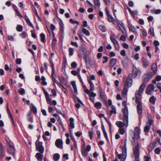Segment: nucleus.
Masks as SVG:
<instances>
[{
  "label": "nucleus",
  "instance_id": "nucleus-1",
  "mask_svg": "<svg viewBox=\"0 0 161 161\" xmlns=\"http://www.w3.org/2000/svg\"><path fill=\"white\" fill-rule=\"evenodd\" d=\"M146 86L145 84L143 83L140 87L139 89L136 90L135 93V102L138 103L137 106V111L139 115H141L142 112V106L141 103L142 94Z\"/></svg>",
  "mask_w": 161,
  "mask_h": 161
},
{
  "label": "nucleus",
  "instance_id": "nucleus-2",
  "mask_svg": "<svg viewBox=\"0 0 161 161\" xmlns=\"http://www.w3.org/2000/svg\"><path fill=\"white\" fill-rule=\"evenodd\" d=\"M124 114L123 118V122L121 121H117L116 122L115 124L119 128H122L124 126L127 127L128 126V108L125 107L123 109V111Z\"/></svg>",
  "mask_w": 161,
  "mask_h": 161
},
{
  "label": "nucleus",
  "instance_id": "nucleus-3",
  "mask_svg": "<svg viewBox=\"0 0 161 161\" xmlns=\"http://www.w3.org/2000/svg\"><path fill=\"white\" fill-rule=\"evenodd\" d=\"M140 146L138 143L133 148V156L135 159V161H140L139 158L140 155Z\"/></svg>",
  "mask_w": 161,
  "mask_h": 161
},
{
  "label": "nucleus",
  "instance_id": "nucleus-4",
  "mask_svg": "<svg viewBox=\"0 0 161 161\" xmlns=\"http://www.w3.org/2000/svg\"><path fill=\"white\" fill-rule=\"evenodd\" d=\"M7 142L8 146L7 148L8 153L10 155L14 157L15 150L13 143L10 141H7Z\"/></svg>",
  "mask_w": 161,
  "mask_h": 161
},
{
  "label": "nucleus",
  "instance_id": "nucleus-5",
  "mask_svg": "<svg viewBox=\"0 0 161 161\" xmlns=\"http://www.w3.org/2000/svg\"><path fill=\"white\" fill-rule=\"evenodd\" d=\"M122 153L118 154V157L121 160V161H125L127 156V150L125 147L123 148V149H122Z\"/></svg>",
  "mask_w": 161,
  "mask_h": 161
},
{
  "label": "nucleus",
  "instance_id": "nucleus-6",
  "mask_svg": "<svg viewBox=\"0 0 161 161\" xmlns=\"http://www.w3.org/2000/svg\"><path fill=\"white\" fill-rule=\"evenodd\" d=\"M140 130V129L138 127H136L134 130V136L132 137L133 142H132L134 143H135V139H137L139 138Z\"/></svg>",
  "mask_w": 161,
  "mask_h": 161
},
{
  "label": "nucleus",
  "instance_id": "nucleus-7",
  "mask_svg": "<svg viewBox=\"0 0 161 161\" xmlns=\"http://www.w3.org/2000/svg\"><path fill=\"white\" fill-rule=\"evenodd\" d=\"M91 149V147L89 145H87L85 148L81 149L82 155L84 158L87 156L88 152L90 151Z\"/></svg>",
  "mask_w": 161,
  "mask_h": 161
},
{
  "label": "nucleus",
  "instance_id": "nucleus-8",
  "mask_svg": "<svg viewBox=\"0 0 161 161\" xmlns=\"http://www.w3.org/2000/svg\"><path fill=\"white\" fill-rule=\"evenodd\" d=\"M36 144L37 150L41 153H43L44 148L42 146V143L37 141H36Z\"/></svg>",
  "mask_w": 161,
  "mask_h": 161
},
{
  "label": "nucleus",
  "instance_id": "nucleus-9",
  "mask_svg": "<svg viewBox=\"0 0 161 161\" xmlns=\"http://www.w3.org/2000/svg\"><path fill=\"white\" fill-rule=\"evenodd\" d=\"M154 86L153 84H149L147 87L146 92L147 94L151 95L154 89Z\"/></svg>",
  "mask_w": 161,
  "mask_h": 161
},
{
  "label": "nucleus",
  "instance_id": "nucleus-10",
  "mask_svg": "<svg viewBox=\"0 0 161 161\" xmlns=\"http://www.w3.org/2000/svg\"><path fill=\"white\" fill-rule=\"evenodd\" d=\"M153 120L152 119H149L146 125L144 128V132L145 133L148 132L151 128V125L152 124Z\"/></svg>",
  "mask_w": 161,
  "mask_h": 161
},
{
  "label": "nucleus",
  "instance_id": "nucleus-11",
  "mask_svg": "<svg viewBox=\"0 0 161 161\" xmlns=\"http://www.w3.org/2000/svg\"><path fill=\"white\" fill-rule=\"evenodd\" d=\"M153 75L151 72L145 73L143 76V79L144 80H150L153 77Z\"/></svg>",
  "mask_w": 161,
  "mask_h": 161
},
{
  "label": "nucleus",
  "instance_id": "nucleus-12",
  "mask_svg": "<svg viewBox=\"0 0 161 161\" xmlns=\"http://www.w3.org/2000/svg\"><path fill=\"white\" fill-rule=\"evenodd\" d=\"M151 70L153 72V75H155L157 73L158 69L157 64V63H153L151 66Z\"/></svg>",
  "mask_w": 161,
  "mask_h": 161
},
{
  "label": "nucleus",
  "instance_id": "nucleus-13",
  "mask_svg": "<svg viewBox=\"0 0 161 161\" xmlns=\"http://www.w3.org/2000/svg\"><path fill=\"white\" fill-rule=\"evenodd\" d=\"M63 142L62 140L60 139H57L55 142V144L56 147L61 149L63 148Z\"/></svg>",
  "mask_w": 161,
  "mask_h": 161
},
{
  "label": "nucleus",
  "instance_id": "nucleus-14",
  "mask_svg": "<svg viewBox=\"0 0 161 161\" xmlns=\"http://www.w3.org/2000/svg\"><path fill=\"white\" fill-rule=\"evenodd\" d=\"M5 156V152L4 147L0 143V157L2 158Z\"/></svg>",
  "mask_w": 161,
  "mask_h": 161
},
{
  "label": "nucleus",
  "instance_id": "nucleus-15",
  "mask_svg": "<svg viewBox=\"0 0 161 161\" xmlns=\"http://www.w3.org/2000/svg\"><path fill=\"white\" fill-rule=\"evenodd\" d=\"M84 91L86 92L87 94H89L90 97H94L96 96V94L95 93L93 92V91H89L87 89H85Z\"/></svg>",
  "mask_w": 161,
  "mask_h": 161
},
{
  "label": "nucleus",
  "instance_id": "nucleus-16",
  "mask_svg": "<svg viewBox=\"0 0 161 161\" xmlns=\"http://www.w3.org/2000/svg\"><path fill=\"white\" fill-rule=\"evenodd\" d=\"M142 66L144 68H146L149 64V63L148 60L144 58H143L142 59Z\"/></svg>",
  "mask_w": 161,
  "mask_h": 161
},
{
  "label": "nucleus",
  "instance_id": "nucleus-17",
  "mask_svg": "<svg viewBox=\"0 0 161 161\" xmlns=\"http://www.w3.org/2000/svg\"><path fill=\"white\" fill-rule=\"evenodd\" d=\"M132 81H125L124 85V87L128 89L132 86Z\"/></svg>",
  "mask_w": 161,
  "mask_h": 161
},
{
  "label": "nucleus",
  "instance_id": "nucleus-18",
  "mask_svg": "<svg viewBox=\"0 0 161 161\" xmlns=\"http://www.w3.org/2000/svg\"><path fill=\"white\" fill-rule=\"evenodd\" d=\"M132 73L133 74V77H137L138 73V71L137 68L134 65H133V66Z\"/></svg>",
  "mask_w": 161,
  "mask_h": 161
},
{
  "label": "nucleus",
  "instance_id": "nucleus-19",
  "mask_svg": "<svg viewBox=\"0 0 161 161\" xmlns=\"http://www.w3.org/2000/svg\"><path fill=\"white\" fill-rule=\"evenodd\" d=\"M42 153H37L36 155V157L38 161H42L43 159V155H42Z\"/></svg>",
  "mask_w": 161,
  "mask_h": 161
},
{
  "label": "nucleus",
  "instance_id": "nucleus-20",
  "mask_svg": "<svg viewBox=\"0 0 161 161\" xmlns=\"http://www.w3.org/2000/svg\"><path fill=\"white\" fill-rule=\"evenodd\" d=\"M69 127L71 129L74 128V119L72 118H70L69 119Z\"/></svg>",
  "mask_w": 161,
  "mask_h": 161
},
{
  "label": "nucleus",
  "instance_id": "nucleus-21",
  "mask_svg": "<svg viewBox=\"0 0 161 161\" xmlns=\"http://www.w3.org/2000/svg\"><path fill=\"white\" fill-rule=\"evenodd\" d=\"M128 9L131 15L135 17V15H137L138 12L137 11H132L131 9L129 8H128Z\"/></svg>",
  "mask_w": 161,
  "mask_h": 161
},
{
  "label": "nucleus",
  "instance_id": "nucleus-22",
  "mask_svg": "<svg viewBox=\"0 0 161 161\" xmlns=\"http://www.w3.org/2000/svg\"><path fill=\"white\" fill-rule=\"evenodd\" d=\"M25 19L26 21V23L28 25H29L31 26L33 28H34V26L32 24V23L30 22V19L28 18L27 16L25 15Z\"/></svg>",
  "mask_w": 161,
  "mask_h": 161
},
{
  "label": "nucleus",
  "instance_id": "nucleus-23",
  "mask_svg": "<svg viewBox=\"0 0 161 161\" xmlns=\"http://www.w3.org/2000/svg\"><path fill=\"white\" fill-rule=\"evenodd\" d=\"M62 81H60V82L59 83L58 81H55V82H54V84L56 83L60 87H61V86L63 88V91L64 92H65L66 89L64 87V86L62 84Z\"/></svg>",
  "mask_w": 161,
  "mask_h": 161
},
{
  "label": "nucleus",
  "instance_id": "nucleus-24",
  "mask_svg": "<svg viewBox=\"0 0 161 161\" xmlns=\"http://www.w3.org/2000/svg\"><path fill=\"white\" fill-rule=\"evenodd\" d=\"M117 62V59L113 58L110 61V66L111 67H113L116 64Z\"/></svg>",
  "mask_w": 161,
  "mask_h": 161
},
{
  "label": "nucleus",
  "instance_id": "nucleus-25",
  "mask_svg": "<svg viewBox=\"0 0 161 161\" xmlns=\"http://www.w3.org/2000/svg\"><path fill=\"white\" fill-rule=\"evenodd\" d=\"M94 107L97 109H100L102 107V104L100 102H97L94 104Z\"/></svg>",
  "mask_w": 161,
  "mask_h": 161
},
{
  "label": "nucleus",
  "instance_id": "nucleus-26",
  "mask_svg": "<svg viewBox=\"0 0 161 161\" xmlns=\"http://www.w3.org/2000/svg\"><path fill=\"white\" fill-rule=\"evenodd\" d=\"M133 74H129L127 77V80H134L136 77H133Z\"/></svg>",
  "mask_w": 161,
  "mask_h": 161
},
{
  "label": "nucleus",
  "instance_id": "nucleus-27",
  "mask_svg": "<svg viewBox=\"0 0 161 161\" xmlns=\"http://www.w3.org/2000/svg\"><path fill=\"white\" fill-rule=\"evenodd\" d=\"M114 35H111L110 36V39L111 42L113 43L114 44H115L118 42L114 38Z\"/></svg>",
  "mask_w": 161,
  "mask_h": 161
},
{
  "label": "nucleus",
  "instance_id": "nucleus-28",
  "mask_svg": "<svg viewBox=\"0 0 161 161\" xmlns=\"http://www.w3.org/2000/svg\"><path fill=\"white\" fill-rule=\"evenodd\" d=\"M114 35H111L110 36V39L111 42L113 43L114 44H115L118 42L114 38Z\"/></svg>",
  "mask_w": 161,
  "mask_h": 161
},
{
  "label": "nucleus",
  "instance_id": "nucleus-29",
  "mask_svg": "<svg viewBox=\"0 0 161 161\" xmlns=\"http://www.w3.org/2000/svg\"><path fill=\"white\" fill-rule=\"evenodd\" d=\"M53 159L55 161H58L60 158V155L58 153H55L53 155Z\"/></svg>",
  "mask_w": 161,
  "mask_h": 161
},
{
  "label": "nucleus",
  "instance_id": "nucleus-30",
  "mask_svg": "<svg viewBox=\"0 0 161 161\" xmlns=\"http://www.w3.org/2000/svg\"><path fill=\"white\" fill-rule=\"evenodd\" d=\"M156 100V98H155L154 96H152L150 97L149 101L150 103H151L154 104L155 103Z\"/></svg>",
  "mask_w": 161,
  "mask_h": 161
},
{
  "label": "nucleus",
  "instance_id": "nucleus-31",
  "mask_svg": "<svg viewBox=\"0 0 161 161\" xmlns=\"http://www.w3.org/2000/svg\"><path fill=\"white\" fill-rule=\"evenodd\" d=\"M74 91L75 92H77V88L75 81H72L71 82Z\"/></svg>",
  "mask_w": 161,
  "mask_h": 161
},
{
  "label": "nucleus",
  "instance_id": "nucleus-32",
  "mask_svg": "<svg viewBox=\"0 0 161 161\" xmlns=\"http://www.w3.org/2000/svg\"><path fill=\"white\" fill-rule=\"evenodd\" d=\"M93 1L95 6L99 7L100 5L99 0H93Z\"/></svg>",
  "mask_w": 161,
  "mask_h": 161
},
{
  "label": "nucleus",
  "instance_id": "nucleus-33",
  "mask_svg": "<svg viewBox=\"0 0 161 161\" xmlns=\"http://www.w3.org/2000/svg\"><path fill=\"white\" fill-rule=\"evenodd\" d=\"M31 109L35 114H36L37 109L36 107L33 104L31 105Z\"/></svg>",
  "mask_w": 161,
  "mask_h": 161
},
{
  "label": "nucleus",
  "instance_id": "nucleus-34",
  "mask_svg": "<svg viewBox=\"0 0 161 161\" xmlns=\"http://www.w3.org/2000/svg\"><path fill=\"white\" fill-rule=\"evenodd\" d=\"M99 92L100 93V96L102 100L104 99V96L102 94V89L101 88H99Z\"/></svg>",
  "mask_w": 161,
  "mask_h": 161
},
{
  "label": "nucleus",
  "instance_id": "nucleus-35",
  "mask_svg": "<svg viewBox=\"0 0 161 161\" xmlns=\"http://www.w3.org/2000/svg\"><path fill=\"white\" fill-rule=\"evenodd\" d=\"M151 12L156 14H158L161 13V11L160 9H153L151 10Z\"/></svg>",
  "mask_w": 161,
  "mask_h": 161
},
{
  "label": "nucleus",
  "instance_id": "nucleus-36",
  "mask_svg": "<svg viewBox=\"0 0 161 161\" xmlns=\"http://www.w3.org/2000/svg\"><path fill=\"white\" fill-rule=\"evenodd\" d=\"M89 83L90 84V89L89 91H93L94 89V85L92 81H89Z\"/></svg>",
  "mask_w": 161,
  "mask_h": 161
},
{
  "label": "nucleus",
  "instance_id": "nucleus-37",
  "mask_svg": "<svg viewBox=\"0 0 161 161\" xmlns=\"http://www.w3.org/2000/svg\"><path fill=\"white\" fill-rule=\"evenodd\" d=\"M16 29L18 31L21 32L22 31L23 27L21 25H18L16 27Z\"/></svg>",
  "mask_w": 161,
  "mask_h": 161
},
{
  "label": "nucleus",
  "instance_id": "nucleus-38",
  "mask_svg": "<svg viewBox=\"0 0 161 161\" xmlns=\"http://www.w3.org/2000/svg\"><path fill=\"white\" fill-rule=\"evenodd\" d=\"M111 108H112V110H111L110 111L111 114L113 113L115 114L116 113L115 107L114 105H112Z\"/></svg>",
  "mask_w": 161,
  "mask_h": 161
},
{
  "label": "nucleus",
  "instance_id": "nucleus-39",
  "mask_svg": "<svg viewBox=\"0 0 161 161\" xmlns=\"http://www.w3.org/2000/svg\"><path fill=\"white\" fill-rule=\"evenodd\" d=\"M108 20L109 22H113L114 21L115 19L111 15L108 16Z\"/></svg>",
  "mask_w": 161,
  "mask_h": 161
},
{
  "label": "nucleus",
  "instance_id": "nucleus-40",
  "mask_svg": "<svg viewBox=\"0 0 161 161\" xmlns=\"http://www.w3.org/2000/svg\"><path fill=\"white\" fill-rule=\"evenodd\" d=\"M41 37V40L42 42H45V35L44 34H41L40 35Z\"/></svg>",
  "mask_w": 161,
  "mask_h": 161
},
{
  "label": "nucleus",
  "instance_id": "nucleus-41",
  "mask_svg": "<svg viewBox=\"0 0 161 161\" xmlns=\"http://www.w3.org/2000/svg\"><path fill=\"white\" fill-rule=\"evenodd\" d=\"M45 97L47 103H48V104L51 105L52 103L51 102V99L50 97H49V95H47Z\"/></svg>",
  "mask_w": 161,
  "mask_h": 161
},
{
  "label": "nucleus",
  "instance_id": "nucleus-42",
  "mask_svg": "<svg viewBox=\"0 0 161 161\" xmlns=\"http://www.w3.org/2000/svg\"><path fill=\"white\" fill-rule=\"evenodd\" d=\"M82 32L84 34H86L87 36H89L90 35V33L89 31L86 29L85 28H83L82 29Z\"/></svg>",
  "mask_w": 161,
  "mask_h": 161
},
{
  "label": "nucleus",
  "instance_id": "nucleus-43",
  "mask_svg": "<svg viewBox=\"0 0 161 161\" xmlns=\"http://www.w3.org/2000/svg\"><path fill=\"white\" fill-rule=\"evenodd\" d=\"M27 35V33L25 32H23L21 34H20V36L21 37L23 38H24L26 37Z\"/></svg>",
  "mask_w": 161,
  "mask_h": 161
},
{
  "label": "nucleus",
  "instance_id": "nucleus-44",
  "mask_svg": "<svg viewBox=\"0 0 161 161\" xmlns=\"http://www.w3.org/2000/svg\"><path fill=\"white\" fill-rule=\"evenodd\" d=\"M69 55L72 56L73 55L74 51L73 48L70 47L69 48Z\"/></svg>",
  "mask_w": 161,
  "mask_h": 161
},
{
  "label": "nucleus",
  "instance_id": "nucleus-45",
  "mask_svg": "<svg viewBox=\"0 0 161 161\" xmlns=\"http://www.w3.org/2000/svg\"><path fill=\"white\" fill-rule=\"evenodd\" d=\"M99 28L103 32H105L106 31V29L105 27L102 25H100L99 26Z\"/></svg>",
  "mask_w": 161,
  "mask_h": 161
},
{
  "label": "nucleus",
  "instance_id": "nucleus-46",
  "mask_svg": "<svg viewBox=\"0 0 161 161\" xmlns=\"http://www.w3.org/2000/svg\"><path fill=\"white\" fill-rule=\"evenodd\" d=\"M119 131L121 135H123L125 133V130L123 128H120L119 129Z\"/></svg>",
  "mask_w": 161,
  "mask_h": 161
},
{
  "label": "nucleus",
  "instance_id": "nucleus-47",
  "mask_svg": "<svg viewBox=\"0 0 161 161\" xmlns=\"http://www.w3.org/2000/svg\"><path fill=\"white\" fill-rule=\"evenodd\" d=\"M7 39L8 40L11 41H12L13 42L14 40V37L12 36H7Z\"/></svg>",
  "mask_w": 161,
  "mask_h": 161
},
{
  "label": "nucleus",
  "instance_id": "nucleus-48",
  "mask_svg": "<svg viewBox=\"0 0 161 161\" xmlns=\"http://www.w3.org/2000/svg\"><path fill=\"white\" fill-rule=\"evenodd\" d=\"M149 31L150 34H151L152 36H154L155 34L154 33V29L153 27H151L149 29Z\"/></svg>",
  "mask_w": 161,
  "mask_h": 161
},
{
  "label": "nucleus",
  "instance_id": "nucleus-49",
  "mask_svg": "<svg viewBox=\"0 0 161 161\" xmlns=\"http://www.w3.org/2000/svg\"><path fill=\"white\" fill-rule=\"evenodd\" d=\"M19 92V94L21 95H23L25 94V90L23 88H21Z\"/></svg>",
  "mask_w": 161,
  "mask_h": 161
},
{
  "label": "nucleus",
  "instance_id": "nucleus-50",
  "mask_svg": "<svg viewBox=\"0 0 161 161\" xmlns=\"http://www.w3.org/2000/svg\"><path fill=\"white\" fill-rule=\"evenodd\" d=\"M114 44L115 47V49L118 51H119V45L118 44V42L116 43H115V44Z\"/></svg>",
  "mask_w": 161,
  "mask_h": 161
},
{
  "label": "nucleus",
  "instance_id": "nucleus-51",
  "mask_svg": "<svg viewBox=\"0 0 161 161\" xmlns=\"http://www.w3.org/2000/svg\"><path fill=\"white\" fill-rule=\"evenodd\" d=\"M128 92V89L125 87H124V89L123 91H122V94L123 95H125L127 94Z\"/></svg>",
  "mask_w": 161,
  "mask_h": 161
},
{
  "label": "nucleus",
  "instance_id": "nucleus-52",
  "mask_svg": "<svg viewBox=\"0 0 161 161\" xmlns=\"http://www.w3.org/2000/svg\"><path fill=\"white\" fill-rule=\"evenodd\" d=\"M103 63H107L108 60V58L106 56H103Z\"/></svg>",
  "mask_w": 161,
  "mask_h": 161
},
{
  "label": "nucleus",
  "instance_id": "nucleus-53",
  "mask_svg": "<svg viewBox=\"0 0 161 161\" xmlns=\"http://www.w3.org/2000/svg\"><path fill=\"white\" fill-rule=\"evenodd\" d=\"M69 21L72 24L76 23L78 25L79 24V23L78 21L75 20H74L72 19H70L69 20Z\"/></svg>",
  "mask_w": 161,
  "mask_h": 161
},
{
  "label": "nucleus",
  "instance_id": "nucleus-54",
  "mask_svg": "<svg viewBox=\"0 0 161 161\" xmlns=\"http://www.w3.org/2000/svg\"><path fill=\"white\" fill-rule=\"evenodd\" d=\"M129 29L130 31H135L136 30L135 28L133 26L131 25L129 27Z\"/></svg>",
  "mask_w": 161,
  "mask_h": 161
},
{
  "label": "nucleus",
  "instance_id": "nucleus-55",
  "mask_svg": "<svg viewBox=\"0 0 161 161\" xmlns=\"http://www.w3.org/2000/svg\"><path fill=\"white\" fill-rule=\"evenodd\" d=\"M126 141H127V139H125V140L124 145V146H122L121 145H120V148L122 147V149H123V148L125 147V149H127L126 147Z\"/></svg>",
  "mask_w": 161,
  "mask_h": 161
},
{
  "label": "nucleus",
  "instance_id": "nucleus-56",
  "mask_svg": "<svg viewBox=\"0 0 161 161\" xmlns=\"http://www.w3.org/2000/svg\"><path fill=\"white\" fill-rule=\"evenodd\" d=\"M160 151V149L159 148H157L154 150L155 153L157 154H159Z\"/></svg>",
  "mask_w": 161,
  "mask_h": 161
},
{
  "label": "nucleus",
  "instance_id": "nucleus-57",
  "mask_svg": "<svg viewBox=\"0 0 161 161\" xmlns=\"http://www.w3.org/2000/svg\"><path fill=\"white\" fill-rule=\"evenodd\" d=\"M77 65V64L75 62H72L71 64V67L74 69H75Z\"/></svg>",
  "mask_w": 161,
  "mask_h": 161
},
{
  "label": "nucleus",
  "instance_id": "nucleus-58",
  "mask_svg": "<svg viewBox=\"0 0 161 161\" xmlns=\"http://www.w3.org/2000/svg\"><path fill=\"white\" fill-rule=\"evenodd\" d=\"M126 37L125 36L122 35L120 37L119 40L125 41L126 40Z\"/></svg>",
  "mask_w": 161,
  "mask_h": 161
},
{
  "label": "nucleus",
  "instance_id": "nucleus-59",
  "mask_svg": "<svg viewBox=\"0 0 161 161\" xmlns=\"http://www.w3.org/2000/svg\"><path fill=\"white\" fill-rule=\"evenodd\" d=\"M59 24L60 26V29L62 31H63L64 28V25L63 22L61 21H60L59 22Z\"/></svg>",
  "mask_w": 161,
  "mask_h": 161
},
{
  "label": "nucleus",
  "instance_id": "nucleus-60",
  "mask_svg": "<svg viewBox=\"0 0 161 161\" xmlns=\"http://www.w3.org/2000/svg\"><path fill=\"white\" fill-rule=\"evenodd\" d=\"M120 54L123 56H125L126 55V53L125 50H121L120 51Z\"/></svg>",
  "mask_w": 161,
  "mask_h": 161
},
{
  "label": "nucleus",
  "instance_id": "nucleus-61",
  "mask_svg": "<svg viewBox=\"0 0 161 161\" xmlns=\"http://www.w3.org/2000/svg\"><path fill=\"white\" fill-rule=\"evenodd\" d=\"M48 112L50 113H52L54 111V108L51 107H49L48 108Z\"/></svg>",
  "mask_w": 161,
  "mask_h": 161
},
{
  "label": "nucleus",
  "instance_id": "nucleus-62",
  "mask_svg": "<svg viewBox=\"0 0 161 161\" xmlns=\"http://www.w3.org/2000/svg\"><path fill=\"white\" fill-rule=\"evenodd\" d=\"M89 134L90 139H92V136L94 134V132L92 131H89Z\"/></svg>",
  "mask_w": 161,
  "mask_h": 161
},
{
  "label": "nucleus",
  "instance_id": "nucleus-63",
  "mask_svg": "<svg viewBox=\"0 0 161 161\" xmlns=\"http://www.w3.org/2000/svg\"><path fill=\"white\" fill-rule=\"evenodd\" d=\"M81 132H77L75 133V135L77 137H80L82 135Z\"/></svg>",
  "mask_w": 161,
  "mask_h": 161
},
{
  "label": "nucleus",
  "instance_id": "nucleus-64",
  "mask_svg": "<svg viewBox=\"0 0 161 161\" xmlns=\"http://www.w3.org/2000/svg\"><path fill=\"white\" fill-rule=\"evenodd\" d=\"M71 73L73 75L75 76L76 75L78 74V72L76 71L75 70H72L71 71Z\"/></svg>",
  "mask_w": 161,
  "mask_h": 161
}]
</instances>
